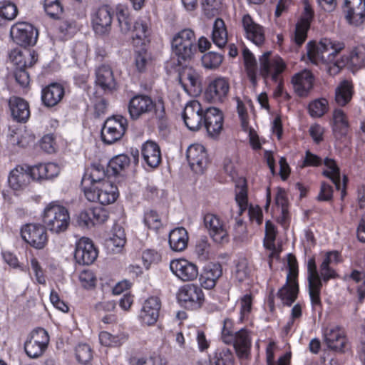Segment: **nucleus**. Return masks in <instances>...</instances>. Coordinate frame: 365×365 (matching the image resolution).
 <instances>
[{
    "instance_id": "obj_28",
    "label": "nucleus",
    "mask_w": 365,
    "mask_h": 365,
    "mask_svg": "<svg viewBox=\"0 0 365 365\" xmlns=\"http://www.w3.org/2000/svg\"><path fill=\"white\" fill-rule=\"evenodd\" d=\"M223 118L219 109L211 107L204 113L205 127L210 135H218L222 129Z\"/></svg>"
},
{
    "instance_id": "obj_31",
    "label": "nucleus",
    "mask_w": 365,
    "mask_h": 365,
    "mask_svg": "<svg viewBox=\"0 0 365 365\" xmlns=\"http://www.w3.org/2000/svg\"><path fill=\"white\" fill-rule=\"evenodd\" d=\"M292 82L297 94L299 96H306L312 88L313 76L310 71L304 70L295 74Z\"/></svg>"
},
{
    "instance_id": "obj_14",
    "label": "nucleus",
    "mask_w": 365,
    "mask_h": 365,
    "mask_svg": "<svg viewBox=\"0 0 365 365\" xmlns=\"http://www.w3.org/2000/svg\"><path fill=\"white\" fill-rule=\"evenodd\" d=\"M204 225L212 240L217 243L228 241V232L225 222L217 215L208 213L204 217Z\"/></svg>"
},
{
    "instance_id": "obj_42",
    "label": "nucleus",
    "mask_w": 365,
    "mask_h": 365,
    "mask_svg": "<svg viewBox=\"0 0 365 365\" xmlns=\"http://www.w3.org/2000/svg\"><path fill=\"white\" fill-rule=\"evenodd\" d=\"M125 243V235L123 228L119 225H115L111 236L106 241V247L113 252H118Z\"/></svg>"
},
{
    "instance_id": "obj_27",
    "label": "nucleus",
    "mask_w": 365,
    "mask_h": 365,
    "mask_svg": "<svg viewBox=\"0 0 365 365\" xmlns=\"http://www.w3.org/2000/svg\"><path fill=\"white\" fill-rule=\"evenodd\" d=\"M242 24L246 37L257 46L262 45L264 40V30L259 24L255 23L249 14L244 15Z\"/></svg>"
},
{
    "instance_id": "obj_5",
    "label": "nucleus",
    "mask_w": 365,
    "mask_h": 365,
    "mask_svg": "<svg viewBox=\"0 0 365 365\" xmlns=\"http://www.w3.org/2000/svg\"><path fill=\"white\" fill-rule=\"evenodd\" d=\"M172 48L179 61L191 59L197 51L194 32L191 29H183L178 32L172 40Z\"/></svg>"
},
{
    "instance_id": "obj_39",
    "label": "nucleus",
    "mask_w": 365,
    "mask_h": 365,
    "mask_svg": "<svg viewBox=\"0 0 365 365\" xmlns=\"http://www.w3.org/2000/svg\"><path fill=\"white\" fill-rule=\"evenodd\" d=\"M276 237L275 227L270 221L265 223V237L264 240V246L269 250L268 257L269 258V266L271 267V261L278 257L279 251L276 249L274 241Z\"/></svg>"
},
{
    "instance_id": "obj_2",
    "label": "nucleus",
    "mask_w": 365,
    "mask_h": 365,
    "mask_svg": "<svg viewBox=\"0 0 365 365\" xmlns=\"http://www.w3.org/2000/svg\"><path fill=\"white\" fill-rule=\"evenodd\" d=\"M233 322L230 319H225L222 329V340L225 344H232L240 357H246L251 347V336L245 329L237 331L232 330Z\"/></svg>"
},
{
    "instance_id": "obj_47",
    "label": "nucleus",
    "mask_w": 365,
    "mask_h": 365,
    "mask_svg": "<svg viewBox=\"0 0 365 365\" xmlns=\"http://www.w3.org/2000/svg\"><path fill=\"white\" fill-rule=\"evenodd\" d=\"M349 123L346 113L341 108H335L332 113V128L334 132L345 134Z\"/></svg>"
},
{
    "instance_id": "obj_43",
    "label": "nucleus",
    "mask_w": 365,
    "mask_h": 365,
    "mask_svg": "<svg viewBox=\"0 0 365 365\" xmlns=\"http://www.w3.org/2000/svg\"><path fill=\"white\" fill-rule=\"evenodd\" d=\"M96 83L103 90H112L115 87L113 71L107 66L99 67L96 71Z\"/></svg>"
},
{
    "instance_id": "obj_17",
    "label": "nucleus",
    "mask_w": 365,
    "mask_h": 365,
    "mask_svg": "<svg viewBox=\"0 0 365 365\" xmlns=\"http://www.w3.org/2000/svg\"><path fill=\"white\" fill-rule=\"evenodd\" d=\"M112 14L108 6L99 7L91 16L92 26L95 33L99 36H106L111 30Z\"/></svg>"
},
{
    "instance_id": "obj_55",
    "label": "nucleus",
    "mask_w": 365,
    "mask_h": 365,
    "mask_svg": "<svg viewBox=\"0 0 365 365\" xmlns=\"http://www.w3.org/2000/svg\"><path fill=\"white\" fill-rule=\"evenodd\" d=\"M202 65L206 69L214 70L217 68L223 61L222 55L216 52L205 53L201 58Z\"/></svg>"
},
{
    "instance_id": "obj_64",
    "label": "nucleus",
    "mask_w": 365,
    "mask_h": 365,
    "mask_svg": "<svg viewBox=\"0 0 365 365\" xmlns=\"http://www.w3.org/2000/svg\"><path fill=\"white\" fill-rule=\"evenodd\" d=\"M130 164V159L125 155H118L110 161L109 165L116 173L125 169Z\"/></svg>"
},
{
    "instance_id": "obj_21",
    "label": "nucleus",
    "mask_w": 365,
    "mask_h": 365,
    "mask_svg": "<svg viewBox=\"0 0 365 365\" xmlns=\"http://www.w3.org/2000/svg\"><path fill=\"white\" fill-rule=\"evenodd\" d=\"M204 113L201 104L197 101L188 102L182 114L185 124L187 128L192 131L199 130L202 125Z\"/></svg>"
},
{
    "instance_id": "obj_60",
    "label": "nucleus",
    "mask_w": 365,
    "mask_h": 365,
    "mask_svg": "<svg viewBox=\"0 0 365 365\" xmlns=\"http://www.w3.org/2000/svg\"><path fill=\"white\" fill-rule=\"evenodd\" d=\"M151 57L150 53L143 48L135 52V65L139 72L144 71L150 63Z\"/></svg>"
},
{
    "instance_id": "obj_23",
    "label": "nucleus",
    "mask_w": 365,
    "mask_h": 365,
    "mask_svg": "<svg viewBox=\"0 0 365 365\" xmlns=\"http://www.w3.org/2000/svg\"><path fill=\"white\" fill-rule=\"evenodd\" d=\"M108 181L103 166L99 164H93L86 170L81 180L83 192L95 187L97 184Z\"/></svg>"
},
{
    "instance_id": "obj_59",
    "label": "nucleus",
    "mask_w": 365,
    "mask_h": 365,
    "mask_svg": "<svg viewBox=\"0 0 365 365\" xmlns=\"http://www.w3.org/2000/svg\"><path fill=\"white\" fill-rule=\"evenodd\" d=\"M195 252L197 258L201 261H206L210 258L211 247L206 237L197 240Z\"/></svg>"
},
{
    "instance_id": "obj_38",
    "label": "nucleus",
    "mask_w": 365,
    "mask_h": 365,
    "mask_svg": "<svg viewBox=\"0 0 365 365\" xmlns=\"http://www.w3.org/2000/svg\"><path fill=\"white\" fill-rule=\"evenodd\" d=\"M188 234L183 227H177L170 231L169 235V245L175 252H182L187 246Z\"/></svg>"
},
{
    "instance_id": "obj_45",
    "label": "nucleus",
    "mask_w": 365,
    "mask_h": 365,
    "mask_svg": "<svg viewBox=\"0 0 365 365\" xmlns=\"http://www.w3.org/2000/svg\"><path fill=\"white\" fill-rule=\"evenodd\" d=\"M289 279V274L287 276L286 284L278 292V296L283 304L290 305L297 298L298 287L294 280Z\"/></svg>"
},
{
    "instance_id": "obj_24",
    "label": "nucleus",
    "mask_w": 365,
    "mask_h": 365,
    "mask_svg": "<svg viewBox=\"0 0 365 365\" xmlns=\"http://www.w3.org/2000/svg\"><path fill=\"white\" fill-rule=\"evenodd\" d=\"M160 301L158 297H152L145 301L140 310L139 318L144 325L155 324L159 317Z\"/></svg>"
},
{
    "instance_id": "obj_16",
    "label": "nucleus",
    "mask_w": 365,
    "mask_h": 365,
    "mask_svg": "<svg viewBox=\"0 0 365 365\" xmlns=\"http://www.w3.org/2000/svg\"><path fill=\"white\" fill-rule=\"evenodd\" d=\"M229 90L228 81L225 78L219 77L209 83L205 91L204 97L210 103H222L227 98Z\"/></svg>"
},
{
    "instance_id": "obj_53",
    "label": "nucleus",
    "mask_w": 365,
    "mask_h": 365,
    "mask_svg": "<svg viewBox=\"0 0 365 365\" xmlns=\"http://www.w3.org/2000/svg\"><path fill=\"white\" fill-rule=\"evenodd\" d=\"M308 109L312 117L320 118L328 111V101L324 98L316 99L309 104Z\"/></svg>"
},
{
    "instance_id": "obj_46",
    "label": "nucleus",
    "mask_w": 365,
    "mask_h": 365,
    "mask_svg": "<svg viewBox=\"0 0 365 365\" xmlns=\"http://www.w3.org/2000/svg\"><path fill=\"white\" fill-rule=\"evenodd\" d=\"M128 339V335L123 331L111 334L108 331H101L99 334V340L105 346H119L124 344Z\"/></svg>"
},
{
    "instance_id": "obj_29",
    "label": "nucleus",
    "mask_w": 365,
    "mask_h": 365,
    "mask_svg": "<svg viewBox=\"0 0 365 365\" xmlns=\"http://www.w3.org/2000/svg\"><path fill=\"white\" fill-rule=\"evenodd\" d=\"M60 172V166L55 163H40L30 168L31 178L36 180L52 179Z\"/></svg>"
},
{
    "instance_id": "obj_8",
    "label": "nucleus",
    "mask_w": 365,
    "mask_h": 365,
    "mask_svg": "<svg viewBox=\"0 0 365 365\" xmlns=\"http://www.w3.org/2000/svg\"><path fill=\"white\" fill-rule=\"evenodd\" d=\"M49 342L47 331L38 328L33 330L27 336L24 343V349L30 358H37L43 354Z\"/></svg>"
},
{
    "instance_id": "obj_51",
    "label": "nucleus",
    "mask_w": 365,
    "mask_h": 365,
    "mask_svg": "<svg viewBox=\"0 0 365 365\" xmlns=\"http://www.w3.org/2000/svg\"><path fill=\"white\" fill-rule=\"evenodd\" d=\"M115 10L120 30L123 33L127 34L130 31L128 8L125 5L118 4L116 6Z\"/></svg>"
},
{
    "instance_id": "obj_32",
    "label": "nucleus",
    "mask_w": 365,
    "mask_h": 365,
    "mask_svg": "<svg viewBox=\"0 0 365 365\" xmlns=\"http://www.w3.org/2000/svg\"><path fill=\"white\" fill-rule=\"evenodd\" d=\"M13 118L19 122H26L30 116L29 103L23 98L12 96L9 101Z\"/></svg>"
},
{
    "instance_id": "obj_18",
    "label": "nucleus",
    "mask_w": 365,
    "mask_h": 365,
    "mask_svg": "<svg viewBox=\"0 0 365 365\" xmlns=\"http://www.w3.org/2000/svg\"><path fill=\"white\" fill-rule=\"evenodd\" d=\"M364 62L365 46H359L352 49L346 56L342 58L341 61L334 63L333 66L329 67L328 71L331 74H335L343 66H349L352 68H359L364 65Z\"/></svg>"
},
{
    "instance_id": "obj_4",
    "label": "nucleus",
    "mask_w": 365,
    "mask_h": 365,
    "mask_svg": "<svg viewBox=\"0 0 365 365\" xmlns=\"http://www.w3.org/2000/svg\"><path fill=\"white\" fill-rule=\"evenodd\" d=\"M42 217L45 226L53 233L66 231L70 223V216L67 209L54 202L48 204L44 208Z\"/></svg>"
},
{
    "instance_id": "obj_54",
    "label": "nucleus",
    "mask_w": 365,
    "mask_h": 365,
    "mask_svg": "<svg viewBox=\"0 0 365 365\" xmlns=\"http://www.w3.org/2000/svg\"><path fill=\"white\" fill-rule=\"evenodd\" d=\"M210 365H232L233 355L228 349L217 350L210 359Z\"/></svg>"
},
{
    "instance_id": "obj_20",
    "label": "nucleus",
    "mask_w": 365,
    "mask_h": 365,
    "mask_svg": "<svg viewBox=\"0 0 365 365\" xmlns=\"http://www.w3.org/2000/svg\"><path fill=\"white\" fill-rule=\"evenodd\" d=\"M170 269L175 276L183 282L192 281L198 276L196 264L185 259L172 260Z\"/></svg>"
},
{
    "instance_id": "obj_63",
    "label": "nucleus",
    "mask_w": 365,
    "mask_h": 365,
    "mask_svg": "<svg viewBox=\"0 0 365 365\" xmlns=\"http://www.w3.org/2000/svg\"><path fill=\"white\" fill-rule=\"evenodd\" d=\"M142 260L144 267L148 269L152 264L158 263L161 260V256L154 250H147L142 254Z\"/></svg>"
},
{
    "instance_id": "obj_36",
    "label": "nucleus",
    "mask_w": 365,
    "mask_h": 365,
    "mask_svg": "<svg viewBox=\"0 0 365 365\" xmlns=\"http://www.w3.org/2000/svg\"><path fill=\"white\" fill-rule=\"evenodd\" d=\"M30 177V168L25 170L22 167L18 166L10 172L8 182L13 190H20L29 183Z\"/></svg>"
},
{
    "instance_id": "obj_33",
    "label": "nucleus",
    "mask_w": 365,
    "mask_h": 365,
    "mask_svg": "<svg viewBox=\"0 0 365 365\" xmlns=\"http://www.w3.org/2000/svg\"><path fill=\"white\" fill-rule=\"evenodd\" d=\"M312 17L313 11L310 6L306 4L304 13L296 25L294 41L297 44L301 45L305 41Z\"/></svg>"
},
{
    "instance_id": "obj_58",
    "label": "nucleus",
    "mask_w": 365,
    "mask_h": 365,
    "mask_svg": "<svg viewBox=\"0 0 365 365\" xmlns=\"http://www.w3.org/2000/svg\"><path fill=\"white\" fill-rule=\"evenodd\" d=\"M18 14V9L15 4L10 1H0V16L6 20H13Z\"/></svg>"
},
{
    "instance_id": "obj_11",
    "label": "nucleus",
    "mask_w": 365,
    "mask_h": 365,
    "mask_svg": "<svg viewBox=\"0 0 365 365\" xmlns=\"http://www.w3.org/2000/svg\"><path fill=\"white\" fill-rule=\"evenodd\" d=\"M22 239L32 247L43 249L48 242V235L44 226L37 224H27L21 229Z\"/></svg>"
},
{
    "instance_id": "obj_52",
    "label": "nucleus",
    "mask_w": 365,
    "mask_h": 365,
    "mask_svg": "<svg viewBox=\"0 0 365 365\" xmlns=\"http://www.w3.org/2000/svg\"><path fill=\"white\" fill-rule=\"evenodd\" d=\"M235 200L239 207V215H241L247 208V192L245 180H240L237 186Z\"/></svg>"
},
{
    "instance_id": "obj_6",
    "label": "nucleus",
    "mask_w": 365,
    "mask_h": 365,
    "mask_svg": "<svg viewBox=\"0 0 365 365\" xmlns=\"http://www.w3.org/2000/svg\"><path fill=\"white\" fill-rule=\"evenodd\" d=\"M128 125L127 119L121 115L108 118L101 129V138L106 144H113L122 138Z\"/></svg>"
},
{
    "instance_id": "obj_62",
    "label": "nucleus",
    "mask_w": 365,
    "mask_h": 365,
    "mask_svg": "<svg viewBox=\"0 0 365 365\" xmlns=\"http://www.w3.org/2000/svg\"><path fill=\"white\" fill-rule=\"evenodd\" d=\"M144 222L149 229L158 230L163 225L161 218L158 214L153 210H150L145 214Z\"/></svg>"
},
{
    "instance_id": "obj_15",
    "label": "nucleus",
    "mask_w": 365,
    "mask_h": 365,
    "mask_svg": "<svg viewBox=\"0 0 365 365\" xmlns=\"http://www.w3.org/2000/svg\"><path fill=\"white\" fill-rule=\"evenodd\" d=\"M307 271L309 294L312 307L316 308L321 305L320 292L322 284L317 269L314 259L311 258L309 259L307 263Z\"/></svg>"
},
{
    "instance_id": "obj_49",
    "label": "nucleus",
    "mask_w": 365,
    "mask_h": 365,
    "mask_svg": "<svg viewBox=\"0 0 365 365\" xmlns=\"http://www.w3.org/2000/svg\"><path fill=\"white\" fill-rule=\"evenodd\" d=\"M148 26L142 21H137L131 31V38L135 46L145 45L148 37Z\"/></svg>"
},
{
    "instance_id": "obj_37",
    "label": "nucleus",
    "mask_w": 365,
    "mask_h": 365,
    "mask_svg": "<svg viewBox=\"0 0 365 365\" xmlns=\"http://www.w3.org/2000/svg\"><path fill=\"white\" fill-rule=\"evenodd\" d=\"M324 164L326 168L323 171V174L333 182L337 190L342 189L341 197H343L345 195L344 187L346 178H344L343 182H341L340 170L334 160L326 158L324 161Z\"/></svg>"
},
{
    "instance_id": "obj_40",
    "label": "nucleus",
    "mask_w": 365,
    "mask_h": 365,
    "mask_svg": "<svg viewBox=\"0 0 365 365\" xmlns=\"http://www.w3.org/2000/svg\"><path fill=\"white\" fill-rule=\"evenodd\" d=\"M353 94L352 83L344 80L335 89V102L339 106H345L351 101Z\"/></svg>"
},
{
    "instance_id": "obj_44",
    "label": "nucleus",
    "mask_w": 365,
    "mask_h": 365,
    "mask_svg": "<svg viewBox=\"0 0 365 365\" xmlns=\"http://www.w3.org/2000/svg\"><path fill=\"white\" fill-rule=\"evenodd\" d=\"M212 39L219 48L224 47L227 42V31L225 24L221 19H217L213 24Z\"/></svg>"
},
{
    "instance_id": "obj_41",
    "label": "nucleus",
    "mask_w": 365,
    "mask_h": 365,
    "mask_svg": "<svg viewBox=\"0 0 365 365\" xmlns=\"http://www.w3.org/2000/svg\"><path fill=\"white\" fill-rule=\"evenodd\" d=\"M221 275L222 269L220 264H213L207 266L200 277L202 286L207 289L213 288Z\"/></svg>"
},
{
    "instance_id": "obj_12",
    "label": "nucleus",
    "mask_w": 365,
    "mask_h": 365,
    "mask_svg": "<svg viewBox=\"0 0 365 365\" xmlns=\"http://www.w3.org/2000/svg\"><path fill=\"white\" fill-rule=\"evenodd\" d=\"M10 34L14 41L21 46H34L38 38L37 30L26 22L15 24L11 28Z\"/></svg>"
},
{
    "instance_id": "obj_50",
    "label": "nucleus",
    "mask_w": 365,
    "mask_h": 365,
    "mask_svg": "<svg viewBox=\"0 0 365 365\" xmlns=\"http://www.w3.org/2000/svg\"><path fill=\"white\" fill-rule=\"evenodd\" d=\"M242 55L244 58L245 66L246 72L250 81L254 86H256L257 83L256 68L257 63L254 55L247 48H245L242 51Z\"/></svg>"
},
{
    "instance_id": "obj_30",
    "label": "nucleus",
    "mask_w": 365,
    "mask_h": 365,
    "mask_svg": "<svg viewBox=\"0 0 365 365\" xmlns=\"http://www.w3.org/2000/svg\"><path fill=\"white\" fill-rule=\"evenodd\" d=\"M141 155L143 160L150 168H157L161 162L160 147L153 140H147L142 145Z\"/></svg>"
},
{
    "instance_id": "obj_26",
    "label": "nucleus",
    "mask_w": 365,
    "mask_h": 365,
    "mask_svg": "<svg viewBox=\"0 0 365 365\" xmlns=\"http://www.w3.org/2000/svg\"><path fill=\"white\" fill-rule=\"evenodd\" d=\"M180 83L185 91L190 96L197 95L201 91L200 76L191 68H185L180 74Z\"/></svg>"
},
{
    "instance_id": "obj_13",
    "label": "nucleus",
    "mask_w": 365,
    "mask_h": 365,
    "mask_svg": "<svg viewBox=\"0 0 365 365\" xmlns=\"http://www.w3.org/2000/svg\"><path fill=\"white\" fill-rule=\"evenodd\" d=\"M186 158L190 168L195 173H202L207 166V153L205 147L201 144L190 145L187 149Z\"/></svg>"
},
{
    "instance_id": "obj_34",
    "label": "nucleus",
    "mask_w": 365,
    "mask_h": 365,
    "mask_svg": "<svg viewBox=\"0 0 365 365\" xmlns=\"http://www.w3.org/2000/svg\"><path fill=\"white\" fill-rule=\"evenodd\" d=\"M11 61L16 69L31 67L37 61V56L29 50H13L9 55Z\"/></svg>"
},
{
    "instance_id": "obj_56",
    "label": "nucleus",
    "mask_w": 365,
    "mask_h": 365,
    "mask_svg": "<svg viewBox=\"0 0 365 365\" xmlns=\"http://www.w3.org/2000/svg\"><path fill=\"white\" fill-rule=\"evenodd\" d=\"M348 279L357 284L358 299L359 301H362L365 298V272L353 270Z\"/></svg>"
},
{
    "instance_id": "obj_10",
    "label": "nucleus",
    "mask_w": 365,
    "mask_h": 365,
    "mask_svg": "<svg viewBox=\"0 0 365 365\" xmlns=\"http://www.w3.org/2000/svg\"><path fill=\"white\" fill-rule=\"evenodd\" d=\"M178 299L185 308L197 309L202 305L205 297L200 287L193 284H188L179 289Z\"/></svg>"
},
{
    "instance_id": "obj_35",
    "label": "nucleus",
    "mask_w": 365,
    "mask_h": 365,
    "mask_svg": "<svg viewBox=\"0 0 365 365\" xmlns=\"http://www.w3.org/2000/svg\"><path fill=\"white\" fill-rule=\"evenodd\" d=\"M64 96V89L58 83H51L44 88L41 92V99L47 107L57 105Z\"/></svg>"
},
{
    "instance_id": "obj_61",
    "label": "nucleus",
    "mask_w": 365,
    "mask_h": 365,
    "mask_svg": "<svg viewBox=\"0 0 365 365\" xmlns=\"http://www.w3.org/2000/svg\"><path fill=\"white\" fill-rule=\"evenodd\" d=\"M252 297L250 294H246L239 300L240 305V320L243 322L248 317L252 310Z\"/></svg>"
},
{
    "instance_id": "obj_57",
    "label": "nucleus",
    "mask_w": 365,
    "mask_h": 365,
    "mask_svg": "<svg viewBox=\"0 0 365 365\" xmlns=\"http://www.w3.org/2000/svg\"><path fill=\"white\" fill-rule=\"evenodd\" d=\"M275 344L270 342L266 349L267 365H289L291 355L285 354L281 356L277 362L274 361Z\"/></svg>"
},
{
    "instance_id": "obj_48",
    "label": "nucleus",
    "mask_w": 365,
    "mask_h": 365,
    "mask_svg": "<svg viewBox=\"0 0 365 365\" xmlns=\"http://www.w3.org/2000/svg\"><path fill=\"white\" fill-rule=\"evenodd\" d=\"M8 140L11 145L24 148L33 143L35 136L27 130H12L8 136Z\"/></svg>"
},
{
    "instance_id": "obj_3",
    "label": "nucleus",
    "mask_w": 365,
    "mask_h": 365,
    "mask_svg": "<svg viewBox=\"0 0 365 365\" xmlns=\"http://www.w3.org/2000/svg\"><path fill=\"white\" fill-rule=\"evenodd\" d=\"M152 110H154L156 118L159 119L163 118L165 107L161 99L153 102L148 96L137 95L129 101L128 112L133 120H138Z\"/></svg>"
},
{
    "instance_id": "obj_22",
    "label": "nucleus",
    "mask_w": 365,
    "mask_h": 365,
    "mask_svg": "<svg viewBox=\"0 0 365 365\" xmlns=\"http://www.w3.org/2000/svg\"><path fill=\"white\" fill-rule=\"evenodd\" d=\"M343 11L348 23L358 26L365 18V0H344Z\"/></svg>"
},
{
    "instance_id": "obj_7",
    "label": "nucleus",
    "mask_w": 365,
    "mask_h": 365,
    "mask_svg": "<svg viewBox=\"0 0 365 365\" xmlns=\"http://www.w3.org/2000/svg\"><path fill=\"white\" fill-rule=\"evenodd\" d=\"M259 61L260 75L264 79L270 76L273 81L278 82L279 75L286 68L283 59L279 56H272V53L268 51L259 57Z\"/></svg>"
},
{
    "instance_id": "obj_25",
    "label": "nucleus",
    "mask_w": 365,
    "mask_h": 365,
    "mask_svg": "<svg viewBox=\"0 0 365 365\" xmlns=\"http://www.w3.org/2000/svg\"><path fill=\"white\" fill-rule=\"evenodd\" d=\"M327 346L336 352H342L346 343L344 330L338 325L329 327L324 332Z\"/></svg>"
},
{
    "instance_id": "obj_9",
    "label": "nucleus",
    "mask_w": 365,
    "mask_h": 365,
    "mask_svg": "<svg viewBox=\"0 0 365 365\" xmlns=\"http://www.w3.org/2000/svg\"><path fill=\"white\" fill-rule=\"evenodd\" d=\"M84 194L89 201L98 202L102 205L111 204L118 197L117 187L110 181L97 184L91 189L86 190Z\"/></svg>"
},
{
    "instance_id": "obj_19",
    "label": "nucleus",
    "mask_w": 365,
    "mask_h": 365,
    "mask_svg": "<svg viewBox=\"0 0 365 365\" xmlns=\"http://www.w3.org/2000/svg\"><path fill=\"white\" fill-rule=\"evenodd\" d=\"M98 257V251L93 242L87 237H81L76 242L74 252L76 261L81 264H91Z\"/></svg>"
},
{
    "instance_id": "obj_1",
    "label": "nucleus",
    "mask_w": 365,
    "mask_h": 365,
    "mask_svg": "<svg viewBox=\"0 0 365 365\" xmlns=\"http://www.w3.org/2000/svg\"><path fill=\"white\" fill-rule=\"evenodd\" d=\"M307 47V56L312 63L331 64L334 63L335 56L344 48V43L324 38L318 44L309 43Z\"/></svg>"
}]
</instances>
